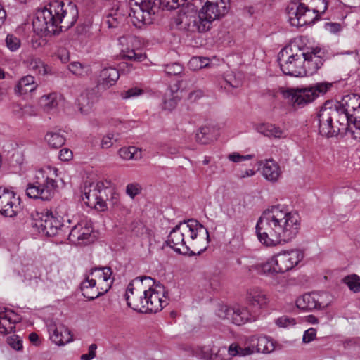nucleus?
<instances>
[{"mask_svg":"<svg viewBox=\"0 0 360 360\" xmlns=\"http://www.w3.org/2000/svg\"><path fill=\"white\" fill-rule=\"evenodd\" d=\"M300 229L297 213L272 206L262 213L256 224L255 233L261 244L272 248L291 241Z\"/></svg>","mask_w":360,"mask_h":360,"instance_id":"1","label":"nucleus"},{"mask_svg":"<svg viewBox=\"0 0 360 360\" xmlns=\"http://www.w3.org/2000/svg\"><path fill=\"white\" fill-rule=\"evenodd\" d=\"M78 18L76 4L65 5L59 0L50 1L39 8L32 21L34 32L41 36H51L72 27Z\"/></svg>","mask_w":360,"mask_h":360,"instance_id":"2","label":"nucleus"},{"mask_svg":"<svg viewBox=\"0 0 360 360\" xmlns=\"http://www.w3.org/2000/svg\"><path fill=\"white\" fill-rule=\"evenodd\" d=\"M328 8L327 0H297L287 7L288 21L299 27L313 24Z\"/></svg>","mask_w":360,"mask_h":360,"instance_id":"3","label":"nucleus"},{"mask_svg":"<svg viewBox=\"0 0 360 360\" xmlns=\"http://www.w3.org/2000/svg\"><path fill=\"white\" fill-rule=\"evenodd\" d=\"M303 257V252L299 250L283 251L272 257L265 263L252 266L250 270L266 276L283 274L296 266Z\"/></svg>","mask_w":360,"mask_h":360,"instance_id":"4","label":"nucleus"},{"mask_svg":"<svg viewBox=\"0 0 360 360\" xmlns=\"http://www.w3.org/2000/svg\"><path fill=\"white\" fill-rule=\"evenodd\" d=\"M230 8V0H206L198 16L193 17V32H205L208 31L212 22L224 17Z\"/></svg>","mask_w":360,"mask_h":360,"instance_id":"5","label":"nucleus"},{"mask_svg":"<svg viewBox=\"0 0 360 360\" xmlns=\"http://www.w3.org/2000/svg\"><path fill=\"white\" fill-rule=\"evenodd\" d=\"M57 169L52 167L40 169L36 172L34 181L29 184L26 188L27 196L32 199L50 200L58 187L56 181L51 176L56 175Z\"/></svg>","mask_w":360,"mask_h":360,"instance_id":"6","label":"nucleus"},{"mask_svg":"<svg viewBox=\"0 0 360 360\" xmlns=\"http://www.w3.org/2000/svg\"><path fill=\"white\" fill-rule=\"evenodd\" d=\"M332 86L329 82H319L305 88H291L282 92L294 107L303 108L313 102L320 95L326 94Z\"/></svg>","mask_w":360,"mask_h":360,"instance_id":"7","label":"nucleus"},{"mask_svg":"<svg viewBox=\"0 0 360 360\" xmlns=\"http://www.w3.org/2000/svg\"><path fill=\"white\" fill-rule=\"evenodd\" d=\"M304 51L296 45H287L278 54L277 60L282 72L292 77H303Z\"/></svg>","mask_w":360,"mask_h":360,"instance_id":"8","label":"nucleus"},{"mask_svg":"<svg viewBox=\"0 0 360 360\" xmlns=\"http://www.w3.org/2000/svg\"><path fill=\"white\" fill-rule=\"evenodd\" d=\"M32 215V225L46 236H55L66 228L63 217L57 213L53 214L51 210L46 209L41 212L37 211L35 214Z\"/></svg>","mask_w":360,"mask_h":360,"instance_id":"9","label":"nucleus"},{"mask_svg":"<svg viewBox=\"0 0 360 360\" xmlns=\"http://www.w3.org/2000/svg\"><path fill=\"white\" fill-rule=\"evenodd\" d=\"M339 118V112L330 102L325 103L316 115L319 134L326 137L336 136L339 134L346 133L342 126L335 124L333 120Z\"/></svg>","mask_w":360,"mask_h":360,"instance_id":"10","label":"nucleus"},{"mask_svg":"<svg viewBox=\"0 0 360 360\" xmlns=\"http://www.w3.org/2000/svg\"><path fill=\"white\" fill-rule=\"evenodd\" d=\"M144 281H153L148 276L136 277L128 285L124 295L129 307L138 312L143 313L145 310V301L147 289L143 287Z\"/></svg>","mask_w":360,"mask_h":360,"instance_id":"11","label":"nucleus"},{"mask_svg":"<svg viewBox=\"0 0 360 360\" xmlns=\"http://www.w3.org/2000/svg\"><path fill=\"white\" fill-rule=\"evenodd\" d=\"M105 196L106 188L104 187L103 183L97 182L84 186L82 199L88 207L98 212H103L108 208Z\"/></svg>","mask_w":360,"mask_h":360,"instance_id":"12","label":"nucleus"},{"mask_svg":"<svg viewBox=\"0 0 360 360\" xmlns=\"http://www.w3.org/2000/svg\"><path fill=\"white\" fill-rule=\"evenodd\" d=\"M217 315L222 319H227L237 326L256 321L258 314L256 311L250 310L248 307L238 306L233 308L221 306Z\"/></svg>","mask_w":360,"mask_h":360,"instance_id":"13","label":"nucleus"},{"mask_svg":"<svg viewBox=\"0 0 360 360\" xmlns=\"http://www.w3.org/2000/svg\"><path fill=\"white\" fill-rule=\"evenodd\" d=\"M183 230L182 221L176 225L169 232L165 243L172 248L176 252L188 256L199 255L206 250V247L196 250H191V247L186 244L185 233Z\"/></svg>","mask_w":360,"mask_h":360,"instance_id":"14","label":"nucleus"},{"mask_svg":"<svg viewBox=\"0 0 360 360\" xmlns=\"http://www.w3.org/2000/svg\"><path fill=\"white\" fill-rule=\"evenodd\" d=\"M328 58V53L319 47L311 48L307 52L304 51L303 77L313 75L323 66Z\"/></svg>","mask_w":360,"mask_h":360,"instance_id":"15","label":"nucleus"},{"mask_svg":"<svg viewBox=\"0 0 360 360\" xmlns=\"http://www.w3.org/2000/svg\"><path fill=\"white\" fill-rule=\"evenodd\" d=\"M163 285H158L155 288H149L145 294V310L143 313H156L161 311L164 307L168 304V299L166 296Z\"/></svg>","mask_w":360,"mask_h":360,"instance_id":"16","label":"nucleus"},{"mask_svg":"<svg viewBox=\"0 0 360 360\" xmlns=\"http://www.w3.org/2000/svg\"><path fill=\"white\" fill-rule=\"evenodd\" d=\"M92 232L91 221L87 219L82 220L71 229L68 240L77 245H87L94 240Z\"/></svg>","mask_w":360,"mask_h":360,"instance_id":"17","label":"nucleus"},{"mask_svg":"<svg viewBox=\"0 0 360 360\" xmlns=\"http://www.w3.org/2000/svg\"><path fill=\"white\" fill-rule=\"evenodd\" d=\"M333 106L339 112V118L337 124L346 122L347 115L354 112L360 106V96L356 94H349L342 97L340 101H337Z\"/></svg>","mask_w":360,"mask_h":360,"instance_id":"18","label":"nucleus"},{"mask_svg":"<svg viewBox=\"0 0 360 360\" xmlns=\"http://www.w3.org/2000/svg\"><path fill=\"white\" fill-rule=\"evenodd\" d=\"M20 198L6 188L0 187V212L5 217L15 216L19 210Z\"/></svg>","mask_w":360,"mask_h":360,"instance_id":"19","label":"nucleus"},{"mask_svg":"<svg viewBox=\"0 0 360 360\" xmlns=\"http://www.w3.org/2000/svg\"><path fill=\"white\" fill-rule=\"evenodd\" d=\"M245 299L251 309L256 311L257 314L261 309L267 306L269 302L266 291L259 287H252L248 289Z\"/></svg>","mask_w":360,"mask_h":360,"instance_id":"20","label":"nucleus"},{"mask_svg":"<svg viewBox=\"0 0 360 360\" xmlns=\"http://www.w3.org/2000/svg\"><path fill=\"white\" fill-rule=\"evenodd\" d=\"M112 271L110 267H94L89 271V274H85V278L89 276V280H94L96 285L98 283V287L101 290L108 291L112 285V281L111 276Z\"/></svg>","mask_w":360,"mask_h":360,"instance_id":"21","label":"nucleus"},{"mask_svg":"<svg viewBox=\"0 0 360 360\" xmlns=\"http://www.w3.org/2000/svg\"><path fill=\"white\" fill-rule=\"evenodd\" d=\"M321 298L317 293H306L297 299L296 306L303 311L322 309L326 307L327 304L323 303Z\"/></svg>","mask_w":360,"mask_h":360,"instance_id":"22","label":"nucleus"},{"mask_svg":"<svg viewBox=\"0 0 360 360\" xmlns=\"http://www.w3.org/2000/svg\"><path fill=\"white\" fill-rule=\"evenodd\" d=\"M20 321V316L13 310L0 309V333L2 334L12 333L15 328V324Z\"/></svg>","mask_w":360,"mask_h":360,"instance_id":"23","label":"nucleus"},{"mask_svg":"<svg viewBox=\"0 0 360 360\" xmlns=\"http://www.w3.org/2000/svg\"><path fill=\"white\" fill-rule=\"evenodd\" d=\"M183 231L185 235H189L190 238L194 240L197 238L198 236L202 231L206 234L207 240H210V235L207 228L201 224L198 221L191 219L188 220L182 221Z\"/></svg>","mask_w":360,"mask_h":360,"instance_id":"24","label":"nucleus"},{"mask_svg":"<svg viewBox=\"0 0 360 360\" xmlns=\"http://www.w3.org/2000/svg\"><path fill=\"white\" fill-rule=\"evenodd\" d=\"M80 290L82 295L89 300H93L107 292V291L101 290L100 287L96 285L94 280H89V276H86L82 282Z\"/></svg>","mask_w":360,"mask_h":360,"instance_id":"25","label":"nucleus"},{"mask_svg":"<svg viewBox=\"0 0 360 360\" xmlns=\"http://www.w3.org/2000/svg\"><path fill=\"white\" fill-rule=\"evenodd\" d=\"M119 77V71L115 68H105L100 72L98 84L104 89H109L116 84Z\"/></svg>","mask_w":360,"mask_h":360,"instance_id":"26","label":"nucleus"},{"mask_svg":"<svg viewBox=\"0 0 360 360\" xmlns=\"http://www.w3.org/2000/svg\"><path fill=\"white\" fill-rule=\"evenodd\" d=\"M193 352L195 356L201 359H216L220 353L224 354L226 352V347L218 348L216 351L213 345L198 346L194 349Z\"/></svg>","mask_w":360,"mask_h":360,"instance_id":"27","label":"nucleus"},{"mask_svg":"<svg viewBox=\"0 0 360 360\" xmlns=\"http://www.w3.org/2000/svg\"><path fill=\"white\" fill-rule=\"evenodd\" d=\"M97 101V95L94 89L83 91L77 98L79 110L83 114H87L94 103Z\"/></svg>","mask_w":360,"mask_h":360,"instance_id":"28","label":"nucleus"},{"mask_svg":"<svg viewBox=\"0 0 360 360\" xmlns=\"http://www.w3.org/2000/svg\"><path fill=\"white\" fill-rule=\"evenodd\" d=\"M50 338L57 345H64L72 340L70 330L64 326L49 328Z\"/></svg>","mask_w":360,"mask_h":360,"instance_id":"29","label":"nucleus"},{"mask_svg":"<svg viewBox=\"0 0 360 360\" xmlns=\"http://www.w3.org/2000/svg\"><path fill=\"white\" fill-rule=\"evenodd\" d=\"M262 174L266 180L276 182L281 176V169L274 160H266L262 167Z\"/></svg>","mask_w":360,"mask_h":360,"instance_id":"30","label":"nucleus"},{"mask_svg":"<svg viewBox=\"0 0 360 360\" xmlns=\"http://www.w3.org/2000/svg\"><path fill=\"white\" fill-rule=\"evenodd\" d=\"M252 353L253 349L249 347L243 348L237 344H231L229 349H226V353H220L219 356H218L216 359L211 360H231L233 356H245Z\"/></svg>","mask_w":360,"mask_h":360,"instance_id":"31","label":"nucleus"},{"mask_svg":"<svg viewBox=\"0 0 360 360\" xmlns=\"http://www.w3.org/2000/svg\"><path fill=\"white\" fill-rule=\"evenodd\" d=\"M37 84L34 82V77L27 75L22 77L15 88L16 94H26L36 89Z\"/></svg>","mask_w":360,"mask_h":360,"instance_id":"32","label":"nucleus"},{"mask_svg":"<svg viewBox=\"0 0 360 360\" xmlns=\"http://www.w3.org/2000/svg\"><path fill=\"white\" fill-rule=\"evenodd\" d=\"M41 280V272L39 268L35 266L27 267L25 272L23 282L25 285L36 288Z\"/></svg>","mask_w":360,"mask_h":360,"instance_id":"33","label":"nucleus"},{"mask_svg":"<svg viewBox=\"0 0 360 360\" xmlns=\"http://www.w3.org/2000/svg\"><path fill=\"white\" fill-rule=\"evenodd\" d=\"M347 120L343 123H339L343 129H345L346 133L352 131L353 129H360V106L347 115Z\"/></svg>","mask_w":360,"mask_h":360,"instance_id":"34","label":"nucleus"},{"mask_svg":"<svg viewBox=\"0 0 360 360\" xmlns=\"http://www.w3.org/2000/svg\"><path fill=\"white\" fill-rule=\"evenodd\" d=\"M257 129L258 132L269 138H281L284 133L280 127L272 124H262Z\"/></svg>","mask_w":360,"mask_h":360,"instance_id":"35","label":"nucleus"},{"mask_svg":"<svg viewBox=\"0 0 360 360\" xmlns=\"http://www.w3.org/2000/svg\"><path fill=\"white\" fill-rule=\"evenodd\" d=\"M257 352L269 354L272 352L274 349L273 340L267 336H259L257 338L256 345L253 344Z\"/></svg>","mask_w":360,"mask_h":360,"instance_id":"36","label":"nucleus"},{"mask_svg":"<svg viewBox=\"0 0 360 360\" xmlns=\"http://www.w3.org/2000/svg\"><path fill=\"white\" fill-rule=\"evenodd\" d=\"M68 70L77 77H86L91 72V68L89 65L82 64L79 62H72L68 65Z\"/></svg>","mask_w":360,"mask_h":360,"instance_id":"37","label":"nucleus"},{"mask_svg":"<svg viewBox=\"0 0 360 360\" xmlns=\"http://www.w3.org/2000/svg\"><path fill=\"white\" fill-rule=\"evenodd\" d=\"M45 140L49 145L53 148H58L65 144V139L59 132H48L45 136Z\"/></svg>","mask_w":360,"mask_h":360,"instance_id":"38","label":"nucleus"},{"mask_svg":"<svg viewBox=\"0 0 360 360\" xmlns=\"http://www.w3.org/2000/svg\"><path fill=\"white\" fill-rule=\"evenodd\" d=\"M196 141L201 144H207L214 139L211 128L207 126L200 127L195 135Z\"/></svg>","mask_w":360,"mask_h":360,"instance_id":"39","label":"nucleus"},{"mask_svg":"<svg viewBox=\"0 0 360 360\" xmlns=\"http://www.w3.org/2000/svg\"><path fill=\"white\" fill-rule=\"evenodd\" d=\"M342 283L353 292H360V276L358 275L354 274L346 276L342 278Z\"/></svg>","mask_w":360,"mask_h":360,"instance_id":"40","label":"nucleus"},{"mask_svg":"<svg viewBox=\"0 0 360 360\" xmlns=\"http://www.w3.org/2000/svg\"><path fill=\"white\" fill-rule=\"evenodd\" d=\"M39 102L41 106L46 112H49L51 110L56 108L58 105L56 94L42 96Z\"/></svg>","mask_w":360,"mask_h":360,"instance_id":"41","label":"nucleus"},{"mask_svg":"<svg viewBox=\"0 0 360 360\" xmlns=\"http://www.w3.org/2000/svg\"><path fill=\"white\" fill-rule=\"evenodd\" d=\"M121 56L124 59L137 62L143 61L146 58V54L140 51L136 52L135 50L129 48L122 50Z\"/></svg>","mask_w":360,"mask_h":360,"instance_id":"42","label":"nucleus"},{"mask_svg":"<svg viewBox=\"0 0 360 360\" xmlns=\"http://www.w3.org/2000/svg\"><path fill=\"white\" fill-rule=\"evenodd\" d=\"M137 5H141L143 11H144L143 25H149L153 23L154 20L153 16L155 13V8L158 6H155L153 4H151L150 6H148L146 3L138 4Z\"/></svg>","mask_w":360,"mask_h":360,"instance_id":"43","label":"nucleus"},{"mask_svg":"<svg viewBox=\"0 0 360 360\" xmlns=\"http://www.w3.org/2000/svg\"><path fill=\"white\" fill-rule=\"evenodd\" d=\"M120 156L124 160H137L140 158V151L136 147L122 148L119 150Z\"/></svg>","mask_w":360,"mask_h":360,"instance_id":"44","label":"nucleus"},{"mask_svg":"<svg viewBox=\"0 0 360 360\" xmlns=\"http://www.w3.org/2000/svg\"><path fill=\"white\" fill-rule=\"evenodd\" d=\"M209 59L205 57H193L188 62V66L192 70H198L207 67Z\"/></svg>","mask_w":360,"mask_h":360,"instance_id":"45","label":"nucleus"},{"mask_svg":"<svg viewBox=\"0 0 360 360\" xmlns=\"http://www.w3.org/2000/svg\"><path fill=\"white\" fill-rule=\"evenodd\" d=\"M184 66L179 63H172L165 65V72L169 76L179 75L184 71Z\"/></svg>","mask_w":360,"mask_h":360,"instance_id":"46","label":"nucleus"},{"mask_svg":"<svg viewBox=\"0 0 360 360\" xmlns=\"http://www.w3.org/2000/svg\"><path fill=\"white\" fill-rule=\"evenodd\" d=\"M184 5L183 1L180 0H159L157 6L158 8L162 9H167L168 11L174 10L179 8L180 6Z\"/></svg>","mask_w":360,"mask_h":360,"instance_id":"47","label":"nucleus"},{"mask_svg":"<svg viewBox=\"0 0 360 360\" xmlns=\"http://www.w3.org/2000/svg\"><path fill=\"white\" fill-rule=\"evenodd\" d=\"M124 17L117 13H110L107 15L106 23L109 28H115L122 22Z\"/></svg>","mask_w":360,"mask_h":360,"instance_id":"48","label":"nucleus"},{"mask_svg":"<svg viewBox=\"0 0 360 360\" xmlns=\"http://www.w3.org/2000/svg\"><path fill=\"white\" fill-rule=\"evenodd\" d=\"M5 41L6 46L11 51H16L20 46V40L13 34H8Z\"/></svg>","mask_w":360,"mask_h":360,"instance_id":"49","label":"nucleus"},{"mask_svg":"<svg viewBox=\"0 0 360 360\" xmlns=\"http://www.w3.org/2000/svg\"><path fill=\"white\" fill-rule=\"evenodd\" d=\"M142 190L141 186L138 183L129 184L126 187L127 194L131 198L139 195Z\"/></svg>","mask_w":360,"mask_h":360,"instance_id":"50","label":"nucleus"},{"mask_svg":"<svg viewBox=\"0 0 360 360\" xmlns=\"http://www.w3.org/2000/svg\"><path fill=\"white\" fill-rule=\"evenodd\" d=\"M179 99L176 96H171L169 98L165 97L163 103V109L169 111L172 110L176 108Z\"/></svg>","mask_w":360,"mask_h":360,"instance_id":"51","label":"nucleus"},{"mask_svg":"<svg viewBox=\"0 0 360 360\" xmlns=\"http://www.w3.org/2000/svg\"><path fill=\"white\" fill-rule=\"evenodd\" d=\"M143 93V91L142 89L137 87H133L122 91L121 93V96L124 99H128L141 95Z\"/></svg>","mask_w":360,"mask_h":360,"instance_id":"52","label":"nucleus"},{"mask_svg":"<svg viewBox=\"0 0 360 360\" xmlns=\"http://www.w3.org/2000/svg\"><path fill=\"white\" fill-rule=\"evenodd\" d=\"M8 343L13 349L17 351L22 348V341L18 335H13L8 338Z\"/></svg>","mask_w":360,"mask_h":360,"instance_id":"53","label":"nucleus"},{"mask_svg":"<svg viewBox=\"0 0 360 360\" xmlns=\"http://www.w3.org/2000/svg\"><path fill=\"white\" fill-rule=\"evenodd\" d=\"M253 158L252 155H243L238 153H232L228 155V159L233 162H240L245 160H251Z\"/></svg>","mask_w":360,"mask_h":360,"instance_id":"54","label":"nucleus"},{"mask_svg":"<svg viewBox=\"0 0 360 360\" xmlns=\"http://www.w3.org/2000/svg\"><path fill=\"white\" fill-rule=\"evenodd\" d=\"M316 335V330L314 328H310L304 331L302 342L304 343H309L313 341Z\"/></svg>","mask_w":360,"mask_h":360,"instance_id":"55","label":"nucleus"},{"mask_svg":"<svg viewBox=\"0 0 360 360\" xmlns=\"http://www.w3.org/2000/svg\"><path fill=\"white\" fill-rule=\"evenodd\" d=\"M295 323V319L288 316H281L276 320V324L279 327L285 328Z\"/></svg>","mask_w":360,"mask_h":360,"instance_id":"56","label":"nucleus"},{"mask_svg":"<svg viewBox=\"0 0 360 360\" xmlns=\"http://www.w3.org/2000/svg\"><path fill=\"white\" fill-rule=\"evenodd\" d=\"M58 158L62 161H68L72 158V152L68 148H63L59 152Z\"/></svg>","mask_w":360,"mask_h":360,"instance_id":"57","label":"nucleus"},{"mask_svg":"<svg viewBox=\"0 0 360 360\" xmlns=\"http://www.w3.org/2000/svg\"><path fill=\"white\" fill-rule=\"evenodd\" d=\"M114 139V135L112 134H108L106 136H103L101 141V147L103 148H110L113 143L112 139Z\"/></svg>","mask_w":360,"mask_h":360,"instance_id":"58","label":"nucleus"},{"mask_svg":"<svg viewBox=\"0 0 360 360\" xmlns=\"http://www.w3.org/2000/svg\"><path fill=\"white\" fill-rule=\"evenodd\" d=\"M139 8L136 11H134V17L139 22H141L143 24V19H144V11H143V8H141V5H138Z\"/></svg>","mask_w":360,"mask_h":360,"instance_id":"59","label":"nucleus"},{"mask_svg":"<svg viewBox=\"0 0 360 360\" xmlns=\"http://www.w3.org/2000/svg\"><path fill=\"white\" fill-rule=\"evenodd\" d=\"M326 27L332 33H337L341 30V25L337 22H328L326 24Z\"/></svg>","mask_w":360,"mask_h":360,"instance_id":"60","label":"nucleus"},{"mask_svg":"<svg viewBox=\"0 0 360 360\" xmlns=\"http://www.w3.org/2000/svg\"><path fill=\"white\" fill-rule=\"evenodd\" d=\"M202 96V91L200 90H198V91H194L193 92H191L188 95V99L192 101H196L198 98H200V97Z\"/></svg>","mask_w":360,"mask_h":360,"instance_id":"61","label":"nucleus"},{"mask_svg":"<svg viewBox=\"0 0 360 360\" xmlns=\"http://www.w3.org/2000/svg\"><path fill=\"white\" fill-rule=\"evenodd\" d=\"M348 132L352 134L354 139L360 141V129H353Z\"/></svg>","mask_w":360,"mask_h":360,"instance_id":"62","label":"nucleus"},{"mask_svg":"<svg viewBox=\"0 0 360 360\" xmlns=\"http://www.w3.org/2000/svg\"><path fill=\"white\" fill-rule=\"evenodd\" d=\"M29 340L32 343L36 345L39 343V336L36 333H31L29 335Z\"/></svg>","mask_w":360,"mask_h":360,"instance_id":"63","label":"nucleus"},{"mask_svg":"<svg viewBox=\"0 0 360 360\" xmlns=\"http://www.w3.org/2000/svg\"><path fill=\"white\" fill-rule=\"evenodd\" d=\"M97 349V345L96 344H91L89 347V354L94 359L96 356V349Z\"/></svg>","mask_w":360,"mask_h":360,"instance_id":"64","label":"nucleus"}]
</instances>
